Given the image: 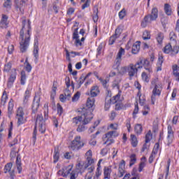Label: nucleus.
Instances as JSON below:
<instances>
[{
	"instance_id": "59",
	"label": "nucleus",
	"mask_w": 179,
	"mask_h": 179,
	"mask_svg": "<svg viewBox=\"0 0 179 179\" xmlns=\"http://www.w3.org/2000/svg\"><path fill=\"white\" fill-rule=\"evenodd\" d=\"M92 156H93V153H92V150H89L85 153V157H86L87 159H92V158H93Z\"/></svg>"
},
{
	"instance_id": "60",
	"label": "nucleus",
	"mask_w": 179,
	"mask_h": 179,
	"mask_svg": "<svg viewBox=\"0 0 179 179\" xmlns=\"http://www.w3.org/2000/svg\"><path fill=\"white\" fill-rule=\"evenodd\" d=\"M110 101H111L110 98H109V100H108V102L106 101V103H105V110H106V111H108L110 110Z\"/></svg>"
},
{
	"instance_id": "4",
	"label": "nucleus",
	"mask_w": 179,
	"mask_h": 179,
	"mask_svg": "<svg viewBox=\"0 0 179 179\" xmlns=\"http://www.w3.org/2000/svg\"><path fill=\"white\" fill-rule=\"evenodd\" d=\"M152 86L153 90L151 95V103L152 104H155L157 99H159V97H160V94H162V82H160L157 78H154L152 80Z\"/></svg>"
},
{
	"instance_id": "16",
	"label": "nucleus",
	"mask_w": 179,
	"mask_h": 179,
	"mask_svg": "<svg viewBox=\"0 0 179 179\" xmlns=\"http://www.w3.org/2000/svg\"><path fill=\"white\" fill-rule=\"evenodd\" d=\"M120 34H121V29L118 27L115 29V34L110 37L109 41H108L109 45H113V44L115 43V41L117 40V38L120 37Z\"/></svg>"
},
{
	"instance_id": "63",
	"label": "nucleus",
	"mask_w": 179,
	"mask_h": 179,
	"mask_svg": "<svg viewBox=\"0 0 179 179\" xmlns=\"http://www.w3.org/2000/svg\"><path fill=\"white\" fill-rule=\"evenodd\" d=\"M57 113L59 114V115H61L63 112L62 106H61L59 103H57Z\"/></svg>"
},
{
	"instance_id": "15",
	"label": "nucleus",
	"mask_w": 179,
	"mask_h": 179,
	"mask_svg": "<svg viewBox=\"0 0 179 179\" xmlns=\"http://www.w3.org/2000/svg\"><path fill=\"white\" fill-rule=\"evenodd\" d=\"M78 30V28L74 30L73 34V40H76L74 42L76 47H82L83 43L80 39H79V34Z\"/></svg>"
},
{
	"instance_id": "29",
	"label": "nucleus",
	"mask_w": 179,
	"mask_h": 179,
	"mask_svg": "<svg viewBox=\"0 0 179 179\" xmlns=\"http://www.w3.org/2000/svg\"><path fill=\"white\" fill-rule=\"evenodd\" d=\"M131 143L133 148H136V146H138V138H136V136L134 134L131 135Z\"/></svg>"
},
{
	"instance_id": "49",
	"label": "nucleus",
	"mask_w": 179,
	"mask_h": 179,
	"mask_svg": "<svg viewBox=\"0 0 179 179\" xmlns=\"http://www.w3.org/2000/svg\"><path fill=\"white\" fill-rule=\"evenodd\" d=\"M143 40H150V32L148 31H145L143 34Z\"/></svg>"
},
{
	"instance_id": "43",
	"label": "nucleus",
	"mask_w": 179,
	"mask_h": 179,
	"mask_svg": "<svg viewBox=\"0 0 179 179\" xmlns=\"http://www.w3.org/2000/svg\"><path fill=\"white\" fill-rule=\"evenodd\" d=\"M43 110H44L45 120H47V118H48V103H45Z\"/></svg>"
},
{
	"instance_id": "30",
	"label": "nucleus",
	"mask_w": 179,
	"mask_h": 179,
	"mask_svg": "<svg viewBox=\"0 0 179 179\" xmlns=\"http://www.w3.org/2000/svg\"><path fill=\"white\" fill-rule=\"evenodd\" d=\"M156 40L158 43V44H162L163 40H164V35L162 32H159L157 34Z\"/></svg>"
},
{
	"instance_id": "55",
	"label": "nucleus",
	"mask_w": 179,
	"mask_h": 179,
	"mask_svg": "<svg viewBox=\"0 0 179 179\" xmlns=\"http://www.w3.org/2000/svg\"><path fill=\"white\" fill-rule=\"evenodd\" d=\"M169 38L171 41H174L176 43V39L177 38V36H176V34L173 31H171L169 34Z\"/></svg>"
},
{
	"instance_id": "40",
	"label": "nucleus",
	"mask_w": 179,
	"mask_h": 179,
	"mask_svg": "<svg viewBox=\"0 0 179 179\" xmlns=\"http://www.w3.org/2000/svg\"><path fill=\"white\" fill-rule=\"evenodd\" d=\"M13 99H10L8 102V114H12V111H13Z\"/></svg>"
},
{
	"instance_id": "3",
	"label": "nucleus",
	"mask_w": 179,
	"mask_h": 179,
	"mask_svg": "<svg viewBox=\"0 0 179 179\" xmlns=\"http://www.w3.org/2000/svg\"><path fill=\"white\" fill-rule=\"evenodd\" d=\"M138 65L139 64L136 63V64H130L128 66H122L118 70V73L119 75H127L128 73L129 78H134V76H136L138 69L142 68V66Z\"/></svg>"
},
{
	"instance_id": "58",
	"label": "nucleus",
	"mask_w": 179,
	"mask_h": 179,
	"mask_svg": "<svg viewBox=\"0 0 179 179\" xmlns=\"http://www.w3.org/2000/svg\"><path fill=\"white\" fill-rule=\"evenodd\" d=\"M127 15V13L125 11V9H122L120 13H119V17L120 19L122 20L124 17H125V15Z\"/></svg>"
},
{
	"instance_id": "41",
	"label": "nucleus",
	"mask_w": 179,
	"mask_h": 179,
	"mask_svg": "<svg viewBox=\"0 0 179 179\" xmlns=\"http://www.w3.org/2000/svg\"><path fill=\"white\" fill-rule=\"evenodd\" d=\"M136 163V155L133 154L130 156V164L129 166H132Z\"/></svg>"
},
{
	"instance_id": "27",
	"label": "nucleus",
	"mask_w": 179,
	"mask_h": 179,
	"mask_svg": "<svg viewBox=\"0 0 179 179\" xmlns=\"http://www.w3.org/2000/svg\"><path fill=\"white\" fill-rule=\"evenodd\" d=\"M146 166V157H143L141 158V162L139 164L138 171L141 173L143 169H145V166Z\"/></svg>"
},
{
	"instance_id": "38",
	"label": "nucleus",
	"mask_w": 179,
	"mask_h": 179,
	"mask_svg": "<svg viewBox=\"0 0 179 179\" xmlns=\"http://www.w3.org/2000/svg\"><path fill=\"white\" fill-rule=\"evenodd\" d=\"M173 47H171V45L169 43L166 45L164 48V52L165 54H171Z\"/></svg>"
},
{
	"instance_id": "2",
	"label": "nucleus",
	"mask_w": 179,
	"mask_h": 179,
	"mask_svg": "<svg viewBox=\"0 0 179 179\" xmlns=\"http://www.w3.org/2000/svg\"><path fill=\"white\" fill-rule=\"evenodd\" d=\"M84 113L81 116H76L73 118V124L78 127L76 131L77 132H85L87 127L85 125L89 124L92 120H93V114L90 109L83 110Z\"/></svg>"
},
{
	"instance_id": "44",
	"label": "nucleus",
	"mask_w": 179,
	"mask_h": 179,
	"mask_svg": "<svg viewBox=\"0 0 179 179\" xmlns=\"http://www.w3.org/2000/svg\"><path fill=\"white\" fill-rule=\"evenodd\" d=\"M78 173L76 171H72L69 176V179H76L78 178Z\"/></svg>"
},
{
	"instance_id": "13",
	"label": "nucleus",
	"mask_w": 179,
	"mask_h": 179,
	"mask_svg": "<svg viewBox=\"0 0 179 179\" xmlns=\"http://www.w3.org/2000/svg\"><path fill=\"white\" fill-rule=\"evenodd\" d=\"M13 164L8 163L5 166L4 173H8L10 174V179H15V170H12Z\"/></svg>"
},
{
	"instance_id": "47",
	"label": "nucleus",
	"mask_w": 179,
	"mask_h": 179,
	"mask_svg": "<svg viewBox=\"0 0 179 179\" xmlns=\"http://www.w3.org/2000/svg\"><path fill=\"white\" fill-rule=\"evenodd\" d=\"M103 52V44H100L96 49V57H100Z\"/></svg>"
},
{
	"instance_id": "25",
	"label": "nucleus",
	"mask_w": 179,
	"mask_h": 179,
	"mask_svg": "<svg viewBox=\"0 0 179 179\" xmlns=\"http://www.w3.org/2000/svg\"><path fill=\"white\" fill-rule=\"evenodd\" d=\"M94 101H95V99L94 96H91L88 98L87 100V107H88V108H93L94 106Z\"/></svg>"
},
{
	"instance_id": "36",
	"label": "nucleus",
	"mask_w": 179,
	"mask_h": 179,
	"mask_svg": "<svg viewBox=\"0 0 179 179\" xmlns=\"http://www.w3.org/2000/svg\"><path fill=\"white\" fill-rule=\"evenodd\" d=\"M92 19L95 23L97 22V20H99V9L97 8H94Z\"/></svg>"
},
{
	"instance_id": "18",
	"label": "nucleus",
	"mask_w": 179,
	"mask_h": 179,
	"mask_svg": "<svg viewBox=\"0 0 179 179\" xmlns=\"http://www.w3.org/2000/svg\"><path fill=\"white\" fill-rule=\"evenodd\" d=\"M113 170L111 169V166H105L103 169V179H110L111 178V173Z\"/></svg>"
},
{
	"instance_id": "56",
	"label": "nucleus",
	"mask_w": 179,
	"mask_h": 179,
	"mask_svg": "<svg viewBox=\"0 0 179 179\" xmlns=\"http://www.w3.org/2000/svg\"><path fill=\"white\" fill-rule=\"evenodd\" d=\"M72 95V93H71V91L69 90V88H66L64 90V96L65 97H66L67 99H71V96Z\"/></svg>"
},
{
	"instance_id": "33",
	"label": "nucleus",
	"mask_w": 179,
	"mask_h": 179,
	"mask_svg": "<svg viewBox=\"0 0 179 179\" xmlns=\"http://www.w3.org/2000/svg\"><path fill=\"white\" fill-rule=\"evenodd\" d=\"M164 10L166 15L168 16L171 15V13H173V11L171 10V6L169 4L166 3L164 6Z\"/></svg>"
},
{
	"instance_id": "5",
	"label": "nucleus",
	"mask_w": 179,
	"mask_h": 179,
	"mask_svg": "<svg viewBox=\"0 0 179 179\" xmlns=\"http://www.w3.org/2000/svg\"><path fill=\"white\" fill-rule=\"evenodd\" d=\"M37 128L39 129V131L41 132V134H44V132H45V121L43 118V115H38L36 117L35 129L34 130V134L32 137L34 143H36V139L37 136V130H36Z\"/></svg>"
},
{
	"instance_id": "1",
	"label": "nucleus",
	"mask_w": 179,
	"mask_h": 179,
	"mask_svg": "<svg viewBox=\"0 0 179 179\" xmlns=\"http://www.w3.org/2000/svg\"><path fill=\"white\" fill-rule=\"evenodd\" d=\"M31 24L30 20H26L24 17L22 18V28L20 31V48L22 52H26L30 44L31 37Z\"/></svg>"
},
{
	"instance_id": "52",
	"label": "nucleus",
	"mask_w": 179,
	"mask_h": 179,
	"mask_svg": "<svg viewBox=\"0 0 179 179\" xmlns=\"http://www.w3.org/2000/svg\"><path fill=\"white\" fill-rule=\"evenodd\" d=\"M108 129H113V131H117V129H118V124L117 123L110 124L108 127Z\"/></svg>"
},
{
	"instance_id": "28",
	"label": "nucleus",
	"mask_w": 179,
	"mask_h": 179,
	"mask_svg": "<svg viewBox=\"0 0 179 179\" xmlns=\"http://www.w3.org/2000/svg\"><path fill=\"white\" fill-rule=\"evenodd\" d=\"M173 73L176 78V80L178 81L179 78V67L177 65L173 66Z\"/></svg>"
},
{
	"instance_id": "50",
	"label": "nucleus",
	"mask_w": 179,
	"mask_h": 179,
	"mask_svg": "<svg viewBox=\"0 0 179 179\" xmlns=\"http://www.w3.org/2000/svg\"><path fill=\"white\" fill-rule=\"evenodd\" d=\"M79 99H80V93L79 92H77L73 96L72 98V101L73 103L78 101V100H79Z\"/></svg>"
},
{
	"instance_id": "21",
	"label": "nucleus",
	"mask_w": 179,
	"mask_h": 179,
	"mask_svg": "<svg viewBox=\"0 0 179 179\" xmlns=\"http://www.w3.org/2000/svg\"><path fill=\"white\" fill-rule=\"evenodd\" d=\"M99 93H100V90H99V87L96 85L92 87L90 90V96L91 97H96Z\"/></svg>"
},
{
	"instance_id": "12",
	"label": "nucleus",
	"mask_w": 179,
	"mask_h": 179,
	"mask_svg": "<svg viewBox=\"0 0 179 179\" xmlns=\"http://www.w3.org/2000/svg\"><path fill=\"white\" fill-rule=\"evenodd\" d=\"M138 64V66H144L145 69L150 73L152 72V67H150V62L149 60L144 59H141L140 62H137Z\"/></svg>"
},
{
	"instance_id": "39",
	"label": "nucleus",
	"mask_w": 179,
	"mask_h": 179,
	"mask_svg": "<svg viewBox=\"0 0 179 179\" xmlns=\"http://www.w3.org/2000/svg\"><path fill=\"white\" fill-rule=\"evenodd\" d=\"M8 100V94H6V92H3V95L1 96V106H5L6 103V101Z\"/></svg>"
},
{
	"instance_id": "64",
	"label": "nucleus",
	"mask_w": 179,
	"mask_h": 179,
	"mask_svg": "<svg viewBox=\"0 0 179 179\" xmlns=\"http://www.w3.org/2000/svg\"><path fill=\"white\" fill-rule=\"evenodd\" d=\"M162 64H163V56H159L158 62L157 64V66H162Z\"/></svg>"
},
{
	"instance_id": "35",
	"label": "nucleus",
	"mask_w": 179,
	"mask_h": 179,
	"mask_svg": "<svg viewBox=\"0 0 179 179\" xmlns=\"http://www.w3.org/2000/svg\"><path fill=\"white\" fill-rule=\"evenodd\" d=\"M24 69L27 71V72L30 73L31 72V65L30 63L27 61V59H26L25 62H24Z\"/></svg>"
},
{
	"instance_id": "46",
	"label": "nucleus",
	"mask_w": 179,
	"mask_h": 179,
	"mask_svg": "<svg viewBox=\"0 0 179 179\" xmlns=\"http://www.w3.org/2000/svg\"><path fill=\"white\" fill-rule=\"evenodd\" d=\"M137 96H138L139 97V103L141 104V106H143L145 104V96L141 95V92H138Z\"/></svg>"
},
{
	"instance_id": "31",
	"label": "nucleus",
	"mask_w": 179,
	"mask_h": 179,
	"mask_svg": "<svg viewBox=\"0 0 179 179\" xmlns=\"http://www.w3.org/2000/svg\"><path fill=\"white\" fill-rule=\"evenodd\" d=\"M16 166H17V170L19 173V174H20L22 173V163H21V159L20 157H17L16 159Z\"/></svg>"
},
{
	"instance_id": "14",
	"label": "nucleus",
	"mask_w": 179,
	"mask_h": 179,
	"mask_svg": "<svg viewBox=\"0 0 179 179\" xmlns=\"http://www.w3.org/2000/svg\"><path fill=\"white\" fill-rule=\"evenodd\" d=\"M125 55V49L120 48L119 52H117L115 64L117 66H120L121 65V61H122V55Z\"/></svg>"
},
{
	"instance_id": "61",
	"label": "nucleus",
	"mask_w": 179,
	"mask_h": 179,
	"mask_svg": "<svg viewBox=\"0 0 179 179\" xmlns=\"http://www.w3.org/2000/svg\"><path fill=\"white\" fill-rule=\"evenodd\" d=\"M138 111H139V107L138 106V102H136L134 110L133 112V117H135V115H136V114H138Z\"/></svg>"
},
{
	"instance_id": "62",
	"label": "nucleus",
	"mask_w": 179,
	"mask_h": 179,
	"mask_svg": "<svg viewBox=\"0 0 179 179\" xmlns=\"http://www.w3.org/2000/svg\"><path fill=\"white\" fill-rule=\"evenodd\" d=\"M141 78L144 82H149V77H148V75L146 73L143 72L142 73Z\"/></svg>"
},
{
	"instance_id": "48",
	"label": "nucleus",
	"mask_w": 179,
	"mask_h": 179,
	"mask_svg": "<svg viewBox=\"0 0 179 179\" xmlns=\"http://www.w3.org/2000/svg\"><path fill=\"white\" fill-rule=\"evenodd\" d=\"M159 143H157L155 146H154V148L152 150V154L151 155H153L154 156H156V155H157V152L159 150Z\"/></svg>"
},
{
	"instance_id": "20",
	"label": "nucleus",
	"mask_w": 179,
	"mask_h": 179,
	"mask_svg": "<svg viewBox=\"0 0 179 179\" xmlns=\"http://www.w3.org/2000/svg\"><path fill=\"white\" fill-rule=\"evenodd\" d=\"M0 27H1V29H6L8 27V16L5 15L2 16V20L0 22Z\"/></svg>"
},
{
	"instance_id": "32",
	"label": "nucleus",
	"mask_w": 179,
	"mask_h": 179,
	"mask_svg": "<svg viewBox=\"0 0 179 179\" xmlns=\"http://www.w3.org/2000/svg\"><path fill=\"white\" fill-rule=\"evenodd\" d=\"M120 82H121L120 79H119V78L115 79L112 83L113 89L116 88L119 91L120 90Z\"/></svg>"
},
{
	"instance_id": "11",
	"label": "nucleus",
	"mask_w": 179,
	"mask_h": 179,
	"mask_svg": "<svg viewBox=\"0 0 179 179\" xmlns=\"http://www.w3.org/2000/svg\"><path fill=\"white\" fill-rule=\"evenodd\" d=\"M73 167V165H69L68 166L64 167L62 170L59 171V176H62V177H69L72 171Z\"/></svg>"
},
{
	"instance_id": "57",
	"label": "nucleus",
	"mask_w": 179,
	"mask_h": 179,
	"mask_svg": "<svg viewBox=\"0 0 179 179\" xmlns=\"http://www.w3.org/2000/svg\"><path fill=\"white\" fill-rule=\"evenodd\" d=\"M149 111H150V108L148 106H145L143 110V115H148L149 114Z\"/></svg>"
},
{
	"instance_id": "10",
	"label": "nucleus",
	"mask_w": 179,
	"mask_h": 179,
	"mask_svg": "<svg viewBox=\"0 0 179 179\" xmlns=\"http://www.w3.org/2000/svg\"><path fill=\"white\" fill-rule=\"evenodd\" d=\"M168 131H167V136L165 140V145L167 146H170L173 142H174V131H173V127L171 125H168Z\"/></svg>"
},
{
	"instance_id": "45",
	"label": "nucleus",
	"mask_w": 179,
	"mask_h": 179,
	"mask_svg": "<svg viewBox=\"0 0 179 179\" xmlns=\"http://www.w3.org/2000/svg\"><path fill=\"white\" fill-rule=\"evenodd\" d=\"M121 90L118 91V94L113 96V103H117V101H120V99L121 97Z\"/></svg>"
},
{
	"instance_id": "7",
	"label": "nucleus",
	"mask_w": 179,
	"mask_h": 179,
	"mask_svg": "<svg viewBox=\"0 0 179 179\" xmlns=\"http://www.w3.org/2000/svg\"><path fill=\"white\" fill-rule=\"evenodd\" d=\"M83 146H85V142L82 141V137L80 136H76L71 141L69 148L71 150L78 151L80 150Z\"/></svg>"
},
{
	"instance_id": "34",
	"label": "nucleus",
	"mask_w": 179,
	"mask_h": 179,
	"mask_svg": "<svg viewBox=\"0 0 179 179\" xmlns=\"http://www.w3.org/2000/svg\"><path fill=\"white\" fill-rule=\"evenodd\" d=\"M87 163L85 165V169H87L91 166H94L93 164H94V159L93 158H87Z\"/></svg>"
},
{
	"instance_id": "24",
	"label": "nucleus",
	"mask_w": 179,
	"mask_h": 179,
	"mask_svg": "<svg viewBox=\"0 0 179 179\" xmlns=\"http://www.w3.org/2000/svg\"><path fill=\"white\" fill-rule=\"evenodd\" d=\"M38 107H40V99H38L37 101H36V98L34 99V103L32 105V110L33 113H36L38 110Z\"/></svg>"
},
{
	"instance_id": "54",
	"label": "nucleus",
	"mask_w": 179,
	"mask_h": 179,
	"mask_svg": "<svg viewBox=\"0 0 179 179\" xmlns=\"http://www.w3.org/2000/svg\"><path fill=\"white\" fill-rule=\"evenodd\" d=\"M178 51H179V47L174 46L173 48H172L171 54V55H176V54H178Z\"/></svg>"
},
{
	"instance_id": "17",
	"label": "nucleus",
	"mask_w": 179,
	"mask_h": 179,
	"mask_svg": "<svg viewBox=\"0 0 179 179\" xmlns=\"http://www.w3.org/2000/svg\"><path fill=\"white\" fill-rule=\"evenodd\" d=\"M125 174V161L122 160L119 164L117 177L121 178Z\"/></svg>"
},
{
	"instance_id": "23",
	"label": "nucleus",
	"mask_w": 179,
	"mask_h": 179,
	"mask_svg": "<svg viewBox=\"0 0 179 179\" xmlns=\"http://www.w3.org/2000/svg\"><path fill=\"white\" fill-rule=\"evenodd\" d=\"M34 55L35 58H38V41H37V39L34 40Z\"/></svg>"
},
{
	"instance_id": "19",
	"label": "nucleus",
	"mask_w": 179,
	"mask_h": 179,
	"mask_svg": "<svg viewBox=\"0 0 179 179\" xmlns=\"http://www.w3.org/2000/svg\"><path fill=\"white\" fill-rule=\"evenodd\" d=\"M16 69H13L12 70V73L8 79V86L9 87H12V85H13V82H15V80H16Z\"/></svg>"
},
{
	"instance_id": "37",
	"label": "nucleus",
	"mask_w": 179,
	"mask_h": 179,
	"mask_svg": "<svg viewBox=\"0 0 179 179\" xmlns=\"http://www.w3.org/2000/svg\"><path fill=\"white\" fill-rule=\"evenodd\" d=\"M152 131H148V132L145 134V143H149L150 141H152Z\"/></svg>"
},
{
	"instance_id": "8",
	"label": "nucleus",
	"mask_w": 179,
	"mask_h": 179,
	"mask_svg": "<svg viewBox=\"0 0 179 179\" xmlns=\"http://www.w3.org/2000/svg\"><path fill=\"white\" fill-rule=\"evenodd\" d=\"M118 136V132L115 131H111L105 134L103 137V145H107L108 146L114 143V139L113 138H116Z\"/></svg>"
},
{
	"instance_id": "42",
	"label": "nucleus",
	"mask_w": 179,
	"mask_h": 179,
	"mask_svg": "<svg viewBox=\"0 0 179 179\" xmlns=\"http://www.w3.org/2000/svg\"><path fill=\"white\" fill-rule=\"evenodd\" d=\"M21 85H26V72L24 71L21 72Z\"/></svg>"
},
{
	"instance_id": "22",
	"label": "nucleus",
	"mask_w": 179,
	"mask_h": 179,
	"mask_svg": "<svg viewBox=\"0 0 179 179\" xmlns=\"http://www.w3.org/2000/svg\"><path fill=\"white\" fill-rule=\"evenodd\" d=\"M139 50H141V43L139 42H136L133 44L131 52L132 54H138V52H139Z\"/></svg>"
},
{
	"instance_id": "9",
	"label": "nucleus",
	"mask_w": 179,
	"mask_h": 179,
	"mask_svg": "<svg viewBox=\"0 0 179 179\" xmlns=\"http://www.w3.org/2000/svg\"><path fill=\"white\" fill-rule=\"evenodd\" d=\"M16 120H17V124L18 127L22 125L26 122V119H24V109L22 107H19L16 112Z\"/></svg>"
},
{
	"instance_id": "51",
	"label": "nucleus",
	"mask_w": 179,
	"mask_h": 179,
	"mask_svg": "<svg viewBox=\"0 0 179 179\" xmlns=\"http://www.w3.org/2000/svg\"><path fill=\"white\" fill-rule=\"evenodd\" d=\"M12 69V63L8 62L4 65V72H9Z\"/></svg>"
},
{
	"instance_id": "6",
	"label": "nucleus",
	"mask_w": 179,
	"mask_h": 179,
	"mask_svg": "<svg viewBox=\"0 0 179 179\" xmlns=\"http://www.w3.org/2000/svg\"><path fill=\"white\" fill-rule=\"evenodd\" d=\"M159 17V11L156 8H153L151 11V14H148L144 17L143 22H141L142 27H146L148 24L155 22Z\"/></svg>"
},
{
	"instance_id": "26",
	"label": "nucleus",
	"mask_w": 179,
	"mask_h": 179,
	"mask_svg": "<svg viewBox=\"0 0 179 179\" xmlns=\"http://www.w3.org/2000/svg\"><path fill=\"white\" fill-rule=\"evenodd\" d=\"M143 131V128L142 127V124H137L134 127V132L137 135H141L142 134V131Z\"/></svg>"
},
{
	"instance_id": "53",
	"label": "nucleus",
	"mask_w": 179,
	"mask_h": 179,
	"mask_svg": "<svg viewBox=\"0 0 179 179\" xmlns=\"http://www.w3.org/2000/svg\"><path fill=\"white\" fill-rule=\"evenodd\" d=\"M54 159V163H57L58 160H59V152L57 151V150H55V155L53 156Z\"/></svg>"
}]
</instances>
